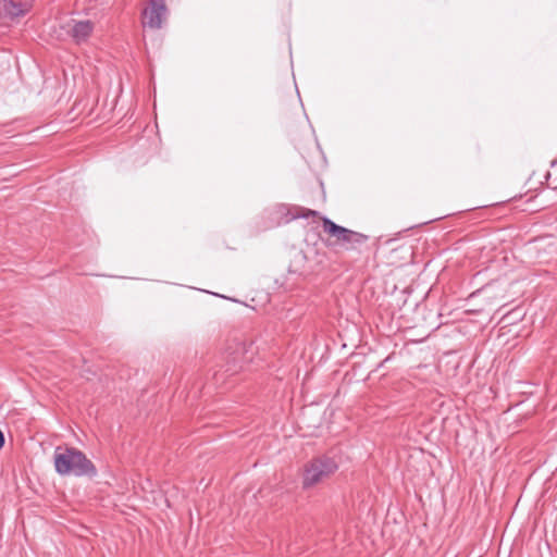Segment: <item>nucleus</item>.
<instances>
[{
  "label": "nucleus",
  "instance_id": "nucleus-3",
  "mask_svg": "<svg viewBox=\"0 0 557 557\" xmlns=\"http://www.w3.org/2000/svg\"><path fill=\"white\" fill-rule=\"evenodd\" d=\"M339 467L335 455L323 454L312 458L304 467L302 487L305 490L315 486L334 474Z\"/></svg>",
  "mask_w": 557,
  "mask_h": 557
},
{
  "label": "nucleus",
  "instance_id": "nucleus-6",
  "mask_svg": "<svg viewBox=\"0 0 557 557\" xmlns=\"http://www.w3.org/2000/svg\"><path fill=\"white\" fill-rule=\"evenodd\" d=\"M288 214L290 215V220H296L300 218L308 219L311 216H319L320 212L300 206H294L288 210Z\"/></svg>",
  "mask_w": 557,
  "mask_h": 557
},
{
  "label": "nucleus",
  "instance_id": "nucleus-1",
  "mask_svg": "<svg viewBox=\"0 0 557 557\" xmlns=\"http://www.w3.org/2000/svg\"><path fill=\"white\" fill-rule=\"evenodd\" d=\"M55 472L62 476L94 479L98 470L85 453L73 446H58L53 454Z\"/></svg>",
  "mask_w": 557,
  "mask_h": 557
},
{
  "label": "nucleus",
  "instance_id": "nucleus-2",
  "mask_svg": "<svg viewBox=\"0 0 557 557\" xmlns=\"http://www.w3.org/2000/svg\"><path fill=\"white\" fill-rule=\"evenodd\" d=\"M321 221L323 231L331 237L325 242L326 247H339L346 251L362 252L369 239L368 235L341 226L326 216L321 218Z\"/></svg>",
  "mask_w": 557,
  "mask_h": 557
},
{
  "label": "nucleus",
  "instance_id": "nucleus-4",
  "mask_svg": "<svg viewBox=\"0 0 557 557\" xmlns=\"http://www.w3.org/2000/svg\"><path fill=\"white\" fill-rule=\"evenodd\" d=\"M168 18V7L164 0H149L141 12L140 23L144 29L157 30Z\"/></svg>",
  "mask_w": 557,
  "mask_h": 557
},
{
  "label": "nucleus",
  "instance_id": "nucleus-7",
  "mask_svg": "<svg viewBox=\"0 0 557 557\" xmlns=\"http://www.w3.org/2000/svg\"><path fill=\"white\" fill-rule=\"evenodd\" d=\"M30 7L28 4H18L14 2H10L7 5V12L13 17H20L26 14L29 11Z\"/></svg>",
  "mask_w": 557,
  "mask_h": 557
},
{
  "label": "nucleus",
  "instance_id": "nucleus-9",
  "mask_svg": "<svg viewBox=\"0 0 557 557\" xmlns=\"http://www.w3.org/2000/svg\"><path fill=\"white\" fill-rule=\"evenodd\" d=\"M4 443H5V437H4L3 432L0 430V450L4 446Z\"/></svg>",
  "mask_w": 557,
  "mask_h": 557
},
{
  "label": "nucleus",
  "instance_id": "nucleus-8",
  "mask_svg": "<svg viewBox=\"0 0 557 557\" xmlns=\"http://www.w3.org/2000/svg\"><path fill=\"white\" fill-rule=\"evenodd\" d=\"M54 84H58L59 87H61V82L58 76H55L53 81H51L50 78H46L44 82V91L48 92L50 89L53 88Z\"/></svg>",
  "mask_w": 557,
  "mask_h": 557
},
{
  "label": "nucleus",
  "instance_id": "nucleus-5",
  "mask_svg": "<svg viewBox=\"0 0 557 557\" xmlns=\"http://www.w3.org/2000/svg\"><path fill=\"white\" fill-rule=\"evenodd\" d=\"M92 32V25L90 22H79L74 25L72 29L73 37L77 41L86 40Z\"/></svg>",
  "mask_w": 557,
  "mask_h": 557
}]
</instances>
